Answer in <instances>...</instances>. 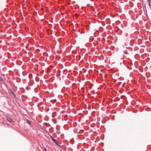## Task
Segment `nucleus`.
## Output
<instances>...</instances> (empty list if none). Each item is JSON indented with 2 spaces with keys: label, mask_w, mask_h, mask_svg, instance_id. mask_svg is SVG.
Returning <instances> with one entry per match:
<instances>
[{
  "label": "nucleus",
  "mask_w": 151,
  "mask_h": 151,
  "mask_svg": "<svg viewBox=\"0 0 151 151\" xmlns=\"http://www.w3.org/2000/svg\"><path fill=\"white\" fill-rule=\"evenodd\" d=\"M6 119L7 121L10 122H14V121H13V120L10 118V117H7Z\"/></svg>",
  "instance_id": "f257e3e1"
},
{
  "label": "nucleus",
  "mask_w": 151,
  "mask_h": 151,
  "mask_svg": "<svg viewBox=\"0 0 151 151\" xmlns=\"http://www.w3.org/2000/svg\"><path fill=\"white\" fill-rule=\"evenodd\" d=\"M90 1H93V0H90Z\"/></svg>",
  "instance_id": "9d476101"
},
{
  "label": "nucleus",
  "mask_w": 151,
  "mask_h": 151,
  "mask_svg": "<svg viewBox=\"0 0 151 151\" xmlns=\"http://www.w3.org/2000/svg\"><path fill=\"white\" fill-rule=\"evenodd\" d=\"M148 2V5L150 6H151V0H147Z\"/></svg>",
  "instance_id": "39448f33"
},
{
  "label": "nucleus",
  "mask_w": 151,
  "mask_h": 151,
  "mask_svg": "<svg viewBox=\"0 0 151 151\" xmlns=\"http://www.w3.org/2000/svg\"><path fill=\"white\" fill-rule=\"evenodd\" d=\"M10 92H11V93L13 96L15 98L16 97V96L15 94V93H14V92H13V91L12 90H10Z\"/></svg>",
  "instance_id": "f03ea898"
},
{
  "label": "nucleus",
  "mask_w": 151,
  "mask_h": 151,
  "mask_svg": "<svg viewBox=\"0 0 151 151\" xmlns=\"http://www.w3.org/2000/svg\"><path fill=\"white\" fill-rule=\"evenodd\" d=\"M58 146L60 147L61 146L60 145V144L59 143H58L57 141L56 142V143H55Z\"/></svg>",
  "instance_id": "423d86ee"
},
{
  "label": "nucleus",
  "mask_w": 151,
  "mask_h": 151,
  "mask_svg": "<svg viewBox=\"0 0 151 151\" xmlns=\"http://www.w3.org/2000/svg\"><path fill=\"white\" fill-rule=\"evenodd\" d=\"M26 123L29 124V125H30L31 124L30 122L27 119H26Z\"/></svg>",
  "instance_id": "20e7f679"
},
{
  "label": "nucleus",
  "mask_w": 151,
  "mask_h": 151,
  "mask_svg": "<svg viewBox=\"0 0 151 151\" xmlns=\"http://www.w3.org/2000/svg\"><path fill=\"white\" fill-rule=\"evenodd\" d=\"M3 81V78L0 76V81Z\"/></svg>",
  "instance_id": "0eeeda50"
},
{
  "label": "nucleus",
  "mask_w": 151,
  "mask_h": 151,
  "mask_svg": "<svg viewBox=\"0 0 151 151\" xmlns=\"http://www.w3.org/2000/svg\"><path fill=\"white\" fill-rule=\"evenodd\" d=\"M150 9H151V8H150Z\"/></svg>",
  "instance_id": "9b49d317"
},
{
  "label": "nucleus",
  "mask_w": 151,
  "mask_h": 151,
  "mask_svg": "<svg viewBox=\"0 0 151 151\" xmlns=\"http://www.w3.org/2000/svg\"><path fill=\"white\" fill-rule=\"evenodd\" d=\"M142 46V47H145V46Z\"/></svg>",
  "instance_id": "1a4fd4ad"
},
{
  "label": "nucleus",
  "mask_w": 151,
  "mask_h": 151,
  "mask_svg": "<svg viewBox=\"0 0 151 151\" xmlns=\"http://www.w3.org/2000/svg\"><path fill=\"white\" fill-rule=\"evenodd\" d=\"M50 137L51 138V139H52V140L54 142V143H56V142L57 141L55 139H54L51 136H50Z\"/></svg>",
  "instance_id": "7ed1b4c3"
},
{
  "label": "nucleus",
  "mask_w": 151,
  "mask_h": 151,
  "mask_svg": "<svg viewBox=\"0 0 151 151\" xmlns=\"http://www.w3.org/2000/svg\"><path fill=\"white\" fill-rule=\"evenodd\" d=\"M44 150L45 151H47L46 148L45 147H44Z\"/></svg>",
  "instance_id": "6e6552de"
}]
</instances>
